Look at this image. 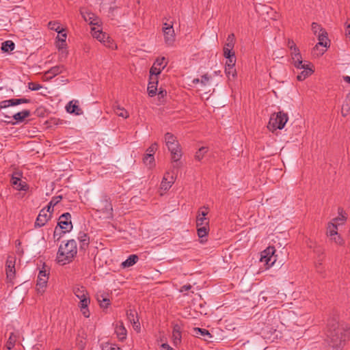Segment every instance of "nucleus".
Segmentation results:
<instances>
[{"instance_id": "1", "label": "nucleus", "mask_w": 350, "mask_h": 350, "mask_svg": "<svg viewBox=\"0 0 350 350\" xmlns=\"http://www.w3.org/2000/svg\"><path fill=\"white\" fill-rule=\"evenodd\" d=\"M77 243L75 241L72 239L69 240L65 244H62L59 246L57 255V260L62 265H66L72 261L77 254Z\"/></svg>"}, {"instance_id": "2", "label": "nucleus", "mask_w": 350, "mask_h": 350, "mask_svg": "<svg viewBox=\"0 0 350 350\" xmlns=\"http://www.w3.org/2000/svg\"><path fill=\"white\" fill-rule=\"evenodd\" d=\"M75 296L79 299V306L81 312L85 317H89L90 312L88 306L90 303V299L88 291L83 286H75L73 289Z\"/></svg>"}, {"instance_id": "3", "label": "nucleus", "mask_w": 350, "mask_h": 350, "mask_svg": "<svg viewBox=\"0 0 350 350\" xmlns=\"http://www.w3.org/2000/svg\"><path fill=\"white\" fill-rule=\"evenodd\" d=\"M164 142L171 153L172 159L178 161L182 157L180 145L176 137L170 133H167L164 137Z\"/></svg>"}, {"instance_id": "4", "label": "nucleus", "mask_w": 350, "mask_h": 350, "mask_svg": "<svg viewBox=\"0 0 350 350\" xmlns=\"http://www.w3.org/2000/svg\"><path fill=\"white\" fill-rule=\"evenodd\" d=\"M288 121V116L286 113L279 112L271 115L267 128L273 132L276 129H282Z\"/></svg>"}, {"instance_id": "5", "label": "nucleus", "mask_w": 350, "mask_h": 350, "mask_svg": "<svg viewBox=\"0 0 350 350\" xmlns=\"http://www.w3.org/2000/svg\"><path fill=\"white\" fill-rule=\"evenodd\" d=\"M275 250L273 247H268L261 252L260 262L264 263L267 268L272 267L277 260V256L275 255Z\"/></svg>"}, {"instance_id": "6", "label": "nucleus", "mask_w": 350, "mask_h": 350, "mask_svg": "<svg viewBox=\"0 0 350 350\" xmlns=\"http://www.w3.org/2000/svg\"><path fill=\"white\" fill-rule=\"evenodd\" d=\"M92 35L94 38L100 42H103L106 46L110 49L116 48V46L113 43V40H111V38L107 34L103 33L98 27H93L92 28Z\"/></svg>"}, {"instance_id": "7", "label": "nucleus", "mask_w": 350, "mask_h": 350, "mask_svg": "<svg viewBox=\"0 0 350 350\" xmlns=\"http://www.w3.org/2000/svg\"><path fill=\"white\" fill-rule=\"evenodd\" d=\"M167 65V61L165 57H163L157 59L150 70V77H157V76L161 72V71L166 67Z\"/></svg>"}, {"instance_id": "8", "label": "nucleus", "mask_w": 350, "mask_h": 350, "mask_svg": "<svg viewBox=\"0 0 350 350\" xmlns=\"http://www.w3.org/2000/svg\"><path fill=\"white\" fill-rule=\"evenodd\" d=\"M342 329L336 325H333L332 327L330 328L329 336L330 337V341L333 347H337L338 343H340L342 340Z\"/></svg>"}, {"instance_id": "9", "label": "nucleus", "mask_w": 350, "mask_h": 350, "mask_svg": "<svg viewBox=\"0 0 350 350\" xmlns=\"http://www.w3.org/2000/svg\"><path fill=\"white\" fill-rule=\"evenodd\" d=\"M48 282V275L44 270L40 271L38 275V280L36 284V290L38 293L42 294L46 287Z\"/></svg>"}, {"instance_id": "10", "label": "nucleus", "mask_w": 350, "mask_h": 350, "mask_svg": "<svg viewBox=\"0 0 350 350\" xmlns=\"http://www.w3.org/2000/svg\"><path fill=\"white\" fill-rule=\"evenodd\" d=\"M58 226L60 229H63L64 232H68L72 228L70 221V215L68 213H64L59 217Z\"/></svg>"}, {"instance_id": "11", "label": "nucleus", "mask_w": 350, "mask_h": 350, "mask_svg": "<svg viewBox=\"0 0 350 350\" xmlns=\"http://www.w3.org/2000/svg\"><path fill=\"white\" fill-rule=\"evenodd\" d=\"M52 212L46 208L42 209L36 219L35 225L38 227L43 226L51 217Z\"/></svg>"}, {"instance_id": "12", "label": "nucleus", "mask_w": 350, "mask_h": 350, "mask_svg": "<svg viewBox=\"0 0 350 350\" xmlns=\"http://www.w3.org/2000/svg\"><path fill=\"white\" fill-rule=\"evenodd\" d=\"M297 69H302L303 70L298 74L297 79L299 81H304L307 77L310 76L314 72V69L310 63L308 62H304L303 68H297Z\"/></svg>"}, {"instance_id": "13", "label": "nucleus", "mask_w": 350, "mask_h": 350, "mask_svg": "<svg viewBox=\"0 0 350 350\" xmlns=\"http://www.w3.org/2000/svg\"><path fill=\"white\" fill-rule=\"evenodd\" d=\"M163 29L165 42L167 44H172L175 40V33L172 25L165 23Z\"/></svg>"}, {"instance_id": "14", "label": "nucleus", "mask_w": 350, "mask_h": 350, "mask_svg": "<svg viewBox=\"0 0 350 350\" xmlns=\"http://www.w3.org/2000/svg\"><path fill=\"white\" fill-rule=\"evenodd\" d=\"M208 213V211L206 207H203L202 210L199 211L196 218L197 227L208 226L209 219L206 217Z\"/></svg>"}, {"instance_id": "15", "label": "nucleus", "mask_w": 350, "mask_h": 350, "mask_svg": "<svg viewBox=\"0 0 350 350\" xmlns=\"http://www.w3.org/2000/svg\"><path fill=\"white\" fill-rule=\"evenodd\" d=\"M16 258L14 256H9L6 262V275L7 278L11 281L15 274Z\"/></svg>"}, {"instance_id": "16", "label": "nucleus", "mask_w": 350, "mask_h": 350, "mask_svg": "<svg viewBox=\"0 0 350 350\" xmlns=\"http://www.w3.org/2000/svg\"><path fill=\"white\" fill-rule=\"evenodd\" d=\"M174 179L172 176H170L169 172H167L161 181V189L165 191H167L169 189L172 184L174 183Z\"/></svg>"}, {"instance_id": "17", "label": "nucleus", "mask_w": 350, "mask_h": 350, "mask_svg": "<svg viewBox=\"0 0 350 350\" xmlns=\"http://www.w3.org/2000/svg\"><path fill=\"white\" fill-rule=\"evenodd\" d=\"M96 299L102 308H107L110 304L109 295L104 292L97 293Z\"/></svg>"}, {"instance_id": "18", "label": "nucleus", "mask_w": 350, "mask_h": 350, "mask_svg": "<svg viewBox=\"0 0 350 350\" xmlns=\"http://www.w3.org/2000/svg\"><path fill=\"white\" fill-rule=\"evenodd\" d=\"M77 100H71L66 106V109L69 113H75V115L82 114V110L79 107Z\"/></svg>"}, {"instance_id": "19", "label": "nucleus", "mask_w": 350, "mask_h": 350, "mask_svg": "<svg viewBox=\"0 0 350 350\" xmlns=\"http://www.w3.org/2000/svg\"><path fill=\"white\" fill-rule=\"evenodd\" d=\"M157 77L150 76V81L148 86V92L150 96H153L156 94L157 90Z\"/></svg>"}, {"instance_id": "20", "label": "nucleus", "mask_w": 350, "mask_h": 350, "mask_svg": "<svg viewBox=\"0 0 350 350\" xmlns=\"http://www.w3.org/2000/svg\"><path fill=\"white\" fill-rule=\"evenodd\" d=\"M27 103V100L25 98H19V99H10L7 100H4L1 103V107L5 108L10 106H14L17 105H20L22 103Z\"/></svg>"}, {"instance_id": "21", "label": "nucleus", "mask_w": 350, "mask_h": 350, "mask_svg": "<svg viewBox=\"0 0 350 350\" xmlns=\"http://www.w3.org/2000/svg\"><path fill=\"white\" fill-rule=\"evenodd\" d=\"M98 208L106 214L107 217H109L111 214L112 206L111 204L107 200L100 202L98 205Z\"/></svg>"}, {"instance_id": "22", "label": "nucleus", "mask_w": 350, "mask_h": 350, "mask_svg": "<svg viewBox=\"0 0 350 350\" xmlns=\"http://www.w3.org/2000/svg\"><path fill=\"white\" fill-rule=\"evenodd\" d=\"M319 40V44L321 46H324L325 48H328L329 46V41L327 38V33L324 30L322 32H319L317 35Z\"/></svg>"}, {"instance_id": "23", "label": "nucleus", "mask_w": 350, "mask_h": 350, "mask_svg": "<svg viewBox=\"0 0 350 350\" xmlns=\"http://www.w3.org/2000/svg\"><path fill=\"white\" fill-rule=\"evenodd\" d=\"M84 20L88 22L91 25H99V18L96 17L93 13H86L83 14Z\"/></svg>"}, {"instance_id": "24", "label": "nucleus", "mask_w": 350, "mask_h": 350, "mask_svg": "<svg viewBox=\"0 0 350 350\" xmlns=\"http://www.w3.org/2000/svg\"><path fill=\"white\" fill-rule=\"evenodd\" d=\"M12 183L18 190H26L27 184L25 182L21 180L19 178L12 177Z\"/></svg>"}, {"instance_id": "25", "label": "nucleus", "mask_w": 350, "mask_h": 350, "mask_svg": "<svg viewBox=\"0 0 350 350\" xmlns=\"http://www.w3.org/2000/svg\"><path fill=\"white\" fill-rule=\"evenodd\" d=\"M64 67L63 66H56L51 68L46 73L47 78H52L58 74L62 72Z\"/></svg>"}, {"instance_id": "26", "label": "nucleus", "mask_w": 350, "mask_h": 350, "mask_svg": "<svg viewBox=\"0 0 350 350\" xmlns=\"http://www.w3.org/2000/svg\"><path fill=\"white\" fill-rule=\"evenodd\" d=\"M116 332L120 339L123 340L126 338V329L124 327L122 322H120L119 325L116 326Z\"/></svg>"}, {"instance_id": "27", "label": "nucleus", "mask_w": 350, "mask_h": 350, "mask_svg": "<svg viewBox=\"0 0 350 350\" xmlns=\"http://www.w3.org/2000/svg\"><path fill=\"white\" fill-rule=\"evenodd\" d=\"M337 230L338 226L335 222H330L328 224L327 228V235L329 237V239L333 236L338 234Z\"/></svg>"}, {"instance_id": "28", "label": "nucleus", "mask_w": 350, "mask_h": 350, "mask_svg": "<svg viewBox=\"0 0 350 350\" xmlns=\"http://www.w3.org/2000/svg\"><path fill=\"white\" fill-rule=\"evenodd\" d=\"M172 338L174 342L176 345L180 342L181 334L180 328L178 325H175L173 329Z\"/></svg>"}, {"instance_id": "29", "label": "nucleus", "mask_w": 350, "mask_h": 350, "mask_svg": "<svg viewBox=\"0 0 350 350\" xmlns=\"http://www.w3.org/2000/svg\"><path fill=\"white\" fill-rule=\"evenodd\" d=\"M30 114L29 110H23L22 111L15 113L13 116L14 119L18 122L23 121L25 118L28 117Z\"/></svg>"}, {"instance_id": "30", "label": "nucleus", "mask_w": 350, "mask_h": 350, "mask_svg": "<svg viewBox=\"0 0 350 350\" xmlns=\"http://www.w3.org/2000/svg\"><path fill=\"white\" fill-rule=\"evenodd\" d=\"M293 63L296 68H303L304 65V62L302 60V57L299 54H295L293 57H292Z\"/></svg>"}, {"instance_id": "31", "label": "nucleus", "mask_w": 350, "mask_h": 350, "mask_svg": "<svg viewBox=\"0 0 350 350\" xmlns=\"http://www.w3.org/2000/svg\"><path fill=\"white\" fill-rule=\"evenodd\" d=\"M193 334L197 337L204 336V337H207L209 338L212 337L211 334L208 332V331H207L206 329H201V328H198V327L193 329Z\"/></svg>"}, {"instance_id": "32", "label": "nucleus", "mask_w": 350, "mask_h": 350, "mask_svg": "<svg viewBox=\"0 0 350 350\" xmlns=\"http://www.w3.org/2000/svg\"><path fill=\"white\" fill-rule=\"evenodd\" d=\"M193 83H200L202 87L210 86L209 78L206 76H202L201 79H194L192 81Z\"/></svg>"}, {"instance_id": "33", "label": "nucleus", "mask_w": 350, "mask_h": 350, "mask_svg": "<svg viewBox=\"0 0 350 350\" xmlns=\"http://www.w3.org/2000/svg\"><path fill=\"white\" fill-rule=\"evenodd\" d=\"M138 260V257L136 255H131L129 257L122 262V266L128 267L133 265Z\"/></svg>"}, {"instance_id": "34", "label": "nucleus", "mask_w": 350, "mask_h": 350, "mask_svg": "<svg viewBox=\"0 0 350 350\" xmlns=\"http://www.w3.org/2000/svg\"><path fill=\"white\" fill-rule=\"evenodd\" d=\"M66 38V34L62 32V33H59L57 39V46L58 49H63L65 46V42Z\"/></svg>"}, {"instance_id": "35", "label": "nucleus", "mask_w": 350, "mask_h": 350, "mask_svg": "<svg viewBox=\"0 0 350 350\" xmlns=\"http://www.w3.org/2000/svg\"><path fill=\"white\" fill-rule=\"evenodd\" d=\"M154 158L152 153H147L144 158V163L146 166L151 167L154 165Z\"/></svg>"}, {"instance_id": "36", "label": "nucleus", "mask_w": 350, "mask_h": 350, "mask_svg": "<svg viewBox=\"0 0 350 350\" xmlns=\"http://www.w3.org/2000/svg\"><path fill=\"white\" fill-rule=\"evenodd\" d=\"M16 340L17 336L14 333H11L6 344L7 349L9 350L12 349L14 347Z\"/></svg>"}, {"instance_id": "37", "label": "nucleus", "mask_w": 350, "mask_h": 350, "mask_svg": "<svg viewBox=\"0 0 350 350\" xmlns=\"http://www.w3.org/2000/svg\"><path fill=\"white\" fill-rule=\"evenodd\" d=\"M350 111V96H348L345 103L342 106L341 113L343 116H346Z\"/></svg>"}, {"instance_id": "38", "label": "nucleus", "mask_w": 350, "mask_h": 350, "mask_svg": "<svg viewBox=\"0 0 350 350\" xmlns=\"http://www.w3.org/2000/svg\"><path fill=\"white\" fill-rule=\"evenodd\" d=\"M114 111L116 114L120 117H122L124 118H127L129 117V113L119 105L114 108Z\"/></svg>"}, {"instance_id": "39", "label": "nucleus", "mask_w": 350, "mask_h": 350, "mask_svg": "<svg viewBox=\"0 0 350 350\" xmlns=\"http://www.w3.org/2000/svg\"><path fill=\"white\" fill-rule=\"evenodd\" d=\"M61 200H62L61 196H58L53 198V199L51 200V202L48 204L46 209L49 210V211L53 212V208L54 206L57 204L61 201Z\"/></svg>"}, {"instance_id": "40", "label": "nucleus", "mask_w": 350, "mask_h": 350, "mask_svg": "<svg viewBox=\"0 0 350 350\" xmlns=\"http://www.w3.org/2000/svg\"><path fill=\"white\" fill-rule=\"evenodd\" d=\"M14 49V44L10 40L4 42L2 44L1 49L5 52L11 51Z\"/></svg>"}, {"instance_id": "41", "label": "nucleus", "mask_w": 350, "mask_h": 350, "mask_svg": "<svg viewBox=\"0 0 350 350\" xmlns=\"http://www.w3.org/2000/svg\"><path fill=\"white\" fill-rule=\"evenodd\" d=\"M207 147H201L196 153V159L198 161H200L204 157V154L207 152Z\"/></svg>"}, {"instance_id": "42", "label": "nucleus", "mask_w": 350, "mask_h": 350, "mask_svg": "<svg viewBox=\"0 0 350 350\" xmlns=\"http://www.w3.org/2000/svg\"><path fill=\"white\" fill-rule=\"evenodd\" d=\"M225 72L229 79H231V77L232 79L236 77L237 72L234 67H226Z\"/></svg>"}, {"instance_id": "43", "label": "nucleus", "mask_w": 350, "mask_h": 350, "mask_svg": "<svg viewBox=\"0 0 350 350\" xmlns=\"http://www.w3.org/2000/svg\"><path fill=\"white\" fill-rule=\"evenodd\" d=\"M49 27L51 29L58 32V33H62V32L64 31V29L60 27V25L57 22H50L49 23Z\"/></svg>"}, {"instance_id": "44", "label": "nucleus", "mask_w": 350, "mask_h": 350, "mask_svg": "<svg viewBox=\"0 0 350 350\" xmlns=\"http://www.w3.org/2000/svg\"><path fill=\"white\" fill-rule=\"evenodd\" d=\"M128 320L133 324L134 322H136V319H138L136 312L132 310H129L126 313Z\"/></svg>"}, {"instance_id": "45", "label": "nucleus", "mask_w": 350, "mask_h": 350, "mask_svg": "<svg viewBox=\"0 0 350 350\" xmlns=\"http://www.w3.org/2000/svg\"><path fill=\"white\" fill-rule=\"evenodd\" d=\"M332 241L339 245H342L345 243L343 239L340 234H337L329 239Z\"/></svg>"}, {"instance_id": "46", "label": "nucleus", "mask_w": 350, "mask_h": 350, "mask_svg": "<svg viewBox=\"0 0 350 350\" xmlns=\"http://www.w3.org/2000/svg\"><path fill=\"white\" fill-rule=\"evenodd\" d=\"M346 220V216L342 215V212L340 213V215L334 219L331 222H335L336 224V226H339L340 224H342Z\"/></svg>"}, {"instance_id": "47", "label": "nucleus", "mask_w": 350, "mask_h": 350, "mask_svg": "<svg viewBox=\"0 0 350 350\" xmlns=\"http://www.w3.org/2000/svg\"><path fill=\"white\" fill-rule=\"evenodd\" d=\"M208 226H200L198 227V234L200 237L202 238L207 234Z\"/></svg>"}, {"instance_id": "48", "label": "nucleus", "mask_w": 350, "mask_h": 350, "mask_svg": "<svg viewBox=\"0 0 350 350\" xmlns=\"http://www.w3.org/2000/svg\"><path fill=\"white\" fill-rule=\"evenodd\" d=\"M311 28L313 33L317 36L319 32H322L324 31V29L321 28V27L316 23H312Z\"/></svg>"}, {"instance_id": "49", "label": "nucleus", "mask_w": 350, "mask_h": 350, "mask_svg": "<svg viewBox=\"0 0 350 350\" xmlns=\"http://www.w3.org/2000/svg\"><path fill=\"white\" fill-rule=\"evenodd\" d=\"M236 63V57H231L230 58H227V61L226 62V67H234Z\"/></svg>"}, {"instance_id": "50", "label": "nucleus", "mask_w": 350, "mask_h": 350, "mask_svg": "<svg viewBox=\"0 0 350 350\" xmlns=\"http://www.w3.org/2000/svg\"><path fill=\"white\" fill-rule=\"evenodd\" d=\"M321 46V45H320V44H319V43H317V44L315 45V46L314 47V49H313L314 52V53H316V54H317V56L322 55L325 53V50H324V49H321V50H320V49H319V46Z\"/></svg>"}, {"instance_id": "51", "label": "nucleus", "mask_w": 350, "mask_h": 350, "mask_svg": "<svg viewBox=\"0 0 350 350\" xmlns=\"http://www.w3.org/2000/svg\"><path fill=\"white\" fill-rule=\"evenodd\" d=\"M79 239L80 240L81 242L83 243V245H88V238L85 234H84V233L80 234V235L79 237Z\"/></svg>"}, {"instance_id": "52", "label": "nucleus", "mask_w": 350, "mask_h": 350, "mask_svg": "<svg viewBox=\"0 0 350 350\" xmlns=\"http://www.w3.org/2000/svg\"><path fill=\"white\" fill-rule=\"evenodd\" d=\"M28 87L31 90H38L42 88V86L40 84L35 83H29Z\"/></svg>"}, {"instance_id": "53", "label": "nucleus", "mask_w": 350, "mask_h": 350, "mask_svg": "<svg viewBox=\"0 0 350 350\" xmlns=\"http://www.w3.org/2000/svg\"><path fill=\"white\" fill-rule=\"evenodd\" d=\"M224 56L227 58H230L231 57H235V53L232 51L224 50Z\"/></svg>"}, {"instance_id": "54", "label": "nucleus", "mask_w": 350, "mask_h": 350, "mask_svg": "<svg viewBox=\"0 0 350 350\" xmlns=\"http://www.w3.org/2000/svg\"><path fill=\"white\" fill-rule=\"evenodd\" d=\"M234 46V43L226 42L224 50L232 51Z\"/></svg>"}, {"instance_id": "55", "label": "nucleus", "mask_w": 350, "mask_h": 350, "mask_svg": "<svg viewBox=\"0 0 350 350\" xmlns=\"http://www.w3.org/2000/svg\"><path fill=\"white\" fill-rule=\"evenodd\" d=\"M133 329L139 332L140 331V324L139 323L138 319H136V322H134L133 324Z\"/></svg>"}, {"instance_id": "56", "label": "nucleus", "mask_w": 350, "mask_h": 350, "mask_svg": "<svg viewBox=\"0 0 350 350\" xmlns=\"http://www.w3.org/2000/svg\"><path fill=\"white\" fill-rule=\"evenodd\" d=\"M157 143H154L148 149V153H152L153 154V153L154 152V151L156 150L157 148Z\"/></svg>"}, {"instance_id": "57", "label": "nucleus", "mask_w": 350, "mask_h": 350, "mask_svg": "<svg viewBox=\"0 0 350 350\" xmlns=\"http://www.w3.org/2000/svg\"><path fill=\"white\" fill-rule=\"evenodd\" d=\"M167 94V92L165 90L160 89L159 93H158V97L159 98H164Z\"/></svg>"}, {"instance_id": "58", "label": "nucleus", "mask_w": 350, "mask_h": 350, "mask_svg": "<svg viewBox=\"0 0 350 350\" xmlns=\"http://www.w3.org/2000/svg\"><path fill=\"white\" fill-rule=\"evenodd\" d=\"M77 345L79 349H83L85 347V343L83 342L82 340L77 339Z\"/></svg>"}, {"instance_id": "59", "label": "nucleus", "mask_w": 350, "mask_h": 350, "mask_svg": "<svg viewBox=\"0 0 350 350\" xmlns=\"http://www.w3.org/2000/svg\"><path fill=\"white\" fill-rule=\"evenodd\" d=\"M227 42H232V43H234V33H231V34H230V35L228 36Z\"/></svg>"}, {"instance_id": "60", "label": "nucleus", "mask_w": 350, "mask_h": 350, "mask_svg": "<svg viewBox=\"0 0 350 350\" xmlns=\"http://www.w3.org/2000/svg\"><path fill=\"white\" fill-rule=\"evenodd\" d=\"M291 57H293L294 55H295V54H299V50L298 49L297 47H295V48H293V49L291 50Z\"/></svg>"}, {"instance_id": "61", "label": "nucleus", "mask_w": 350, "mask_h": 350, "mask_svg": "<svg viewBox=\"0 0 350 350\" xmlns=\"http://www.w3.org/2000/svg\"><path fill=\"white\" fill-rule=\"evenodd\" d=\"M191 288V286L190 284H188V285H184L181 287L180 288V291L181 292H183V291H189L190 288Z\"/></svg>"}, {"instance_id": "62", "label": "nucleus", "mask_w": 350, "mask_h": 350, "mask_svg": "<svg viewBox=\"0 0 350 350\" xmlns=\"http://www.w3.org/2000/svg\"><path fill=\"white\" fill-rule=\"evenodd\" d=\"M161 349L162 350H173V349L171 347H170L167 344L165 343L161 345Z\"/></svg>"}, {"instance_id": "63", "label": "nucleus", "mask_w": 350, "mask_h": 350, "mask_svg": "<svg viewBox=\"0 0 350 350\" xmlns=\"http://www.w3.org/2000/svg\"><path fill=\"white\" fill-rule=\"evenodd\" d=\"M273 297H274L271 296V295H269V296L263 295V296H262V297L260 299H259V301H260L261 300H262L264 301H267L269 299H271Z\"/></svg>"}, {"instance_id": "64", "label": "nucleus", "mask_w": 350, "mask_h": 350, "mask_svg": "<svg viewBox=\"0 0 350 350\" xmlns=\"http://www.w3.org/2000/svg\"><path fill=\"white\" fill-rule=\"evenodd\" d=\"M288 46L289 47V49L291 50L293 49V48H295L297 47L295 44V43L293 42V41L292 40H288Z\"/></svg>"}]
</instances>
